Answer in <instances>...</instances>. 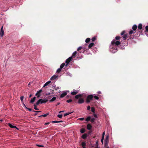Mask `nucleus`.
<instances>
[{"label": "nucleus", "mask_w": 148, "mask_h": 148, "mask_svg": "<svg viewBox=\"0 0 148 148\" xmlns=\"http://www.w3.org/2000/svg\"><path fill=\"white\" fill-rule=\"evenodd\" d=\"M134 38V36H132L130 35V38Z\"/></svg>", "instance_id": "54"}, {"label": "nucleus", "mask_w": 148, "mask_h": 148, "mask_svg": "<svg viewBox=\"0 0 148 148\" xmlns=\"http://www.w3.org/2000/svg\"><path fill=\"white\" fill-rule=\"evenodd\" d=\"M51 81H48V82H47L46 83H45V84L44 85L43 87H45V86H47V85H48L50 83H51Z\"/></svg>", "instance_id": "20"}, {"label": "nucleus", "mask_w": 148, "mask_h": 148, "mask_svg": "<svg viewBox=\"0 0 148 148\" xmlns=\"http://www.w3.org/2000/svg\"><path fill=\"white\" fill-rule=\"evenodd\" d=\"M56 97H53L51 100H50L49 101L50 102H52L55 101L56 100Z\"/></svg>", "instance_id": "27"}, {"label": "nucleus", "mask_w": 148, "mask_h": 148, "mask_svg": "<svg viewBox=\"0 0 148 148\" xmlns=\"http://www.w3.org/2000/svg\"><path fill=\"white\" fill-rule=\"evenodd\" d=\"M61 70L62 69H60V68H59L57 69V72L59 73L61 71Z\"/></svg>", "instance_id": "37"}, {"label": "nucleus", "mask_w": 148, "mask_h": 148, "mask_svg": "<svg viewBox=\"0 0 148 148\" xmlns=\"http://www.w3.org/2000/svg\"><path fill=\"white\" fill-rule=\"evenodd\" d=\"M121 38L120 36H117L115 37V38L116 40H119Z\"/></svg>", "instance_id": "31"}, {"label": "nucleus", "mask_w": 148, "mask_h": 148, "mask_svg": "<svg viewBox=\"0 0 148 148\" xmlns=\"http://www.w3.org/2000/svg\"><path fill=\"white\" fill-rule=\"evenodd\" d=\"M94 97L95 98L97 99V100H98L99 99V98L97 96H94Z\"/></svg>", "instance_id": "45"}, {"label": "nucleus", "mask_w": 148, "mask_h": 148, "mask_svg": "<svg viewBox=\"0 0 148 148\" xmlns=\"http://www.w3.org/2000/svg\"><path fill=\"white\" fill-rule=\"evenodd\" d=\"M94 116L95 118H97V115L96 114H94Z\"/></svg>", "instance_id": "60"}, {"label": "nucleus", "mask_w": 148, "mask_h": 148, "mask_svg": "<svg viewBox=\"0 0 148 148\" xmlns=\"http://www.w3.org/2000/svg\"><path fill=\"white\" fill-rule=\"evenodd\" d=\"M145 32H148V26H146V27H145Z\"/></svg>", "instance_id": "39"}, {"label": "nucleus", "mask_w": 148, "mask_h": 148, "mask_svg": "<svg viewBox=\"0 0 148 148\" xmlns=\"http://www.w3.org/2000/svg\"><path fill=\"white\" fill-rule=\"evenodd\" d=\"M57 116L60 118H61L62 117V115L61 114H58Z\"/></svg>", "instance_id": "41"}, {"label": "nucleus", "mask_w": 148, "mask_h": 148, "mask_svg": "<svg viewBox=\"0 0 148 148\" xmlns=\"http://www.w3.org/2000/svg\"><path fill=\"white\" fill-rule=\"evenodd\" d=\"M96 38L94 36L93 37L92 39L91 40L92 42L94 41L96 39Z\"/></svg>", "instance_id": "36"}, {"label": "nucleus", "mask_w": 148, "mask_h": 148, "mask_svg": "<svg viewBox=\"0 0 148 148\" xmlns=\"http://www.w3.org/2000/svg\"><path fill=\"white\" fill-rule=\"evenodd\" d=\"M142 25L141 24H139L138 25V28L140 29H141L142 28Z\"/></svg>", "instance_id": "25"}, {"label": "nucleus", "mask_w": 148, "mask_h": 148, "mask_svg": "<svg viewBox=\"0 0 148 148\" xmlns=\"http://www.w3.org/2000/svg\"><path fill=\"white\" fill-rule=\"evenodd\" d=\"M81 96V94H79L77 95H76L75 96V98L76 99H77L79 98Z\"/></svg>", "instance_id": "23"}, {"label": "nucleus", "mask_w": 148, "mask_h": 148, "mask_svg": "<svg viewBox=\"0 0 148 148\" xmlns=\"http://www.w3.org/2000/svg\"><path fill=\"white\" fill-rule=\"evenodd\" d=\"M72 101V100L71 99H70L66 101V102L67 103H70Z\"/></svg>", "instance_id": "43"}, {"label": "nucleus", "mask_w": 148, "mask_h": 148, "mask_svg": "<svg viewBox=\"0 0 148 148\" xmlns=\"http://www.w3.org/2000/svg\"><path fill=\"white\" fill-rule=\"evenodd\" d=\"M110 47V51L113 53L116 52L117 50V48L116 47L113 46V48H112L111 47V48Z\"/></svg>", "instance_id": "3"}, {"label": "nucleus", "mask_w": 148, "mask_h": 148, "mask_svg": "<svg viewBox=\"0 0 148 148\" xmlns=\"http://www.w3.org/2000/svg\"><path fill=\"white\" fill-rule=\"evenodd\" d=\"M67 95V93L66 92H64L62 93L61 95L60 96V98H63L65 96H66Z\"/></svg>", "instance_id": "13"}, {"label": "nucleus", "mask_w": 148, "mask_h": 148, "mask_svg": "<svg viewBox=\"0 0 148 148\" xmlns=\"http://www.w3.org/2000/svg\"><path fill=\"white\" fill-rule=\"evenodd\" d=\"M78 103L79 104L82 103H83V99H79Z\"/></svg>", "instance_id": "15"}, {"label": "nucleus", "mask_w": 148, "mask_h": 148, "mask_svg": "<svg viewBox=\"0 0 148 148\" xmlns=\"http://www.w3.org/2000/svg\"><path fill=\"white\" fill-rule=\"evenodd\" d=\"M72 57H70L66 60L65 61L66 63V66H67L68 65L69 63L72 60Z\"/></svg>", "instance_id": "4"}, {"label": "nucleus", "mask_w": 148, "mask_h": 148, "mask_svg": "<svg viewBox=\"0 0 148 148\" xmlns=\"http://www.w3.org/2000/svg\"><path fill=\"white\" fill-rule=\"evenodd\" d=\"M50 123L49 122H47V123H45V125H48Z\"/></svg>", "instance_id": "61"}, {"label": "nucleus", "mask_w": 148, "mask_h": 148, "mask_svg": "<svg viewBox=\"0 0 148 148\" xmlns=\"http://www.w3.org/2000/svg\"><path fill=\"white\" fill-rule=\"evenodd\" d=\"M60 88V87H56V86H55L54 87V89L56 90H57L58 89Z\"/></svg>", "instance_id": "29"}, {"label": "nucleus", "mask_w": 148, "mask_h": 148, "mask_svg": "<svg viewBox=\"0 0 148 148\" xmlns=\"http://www.w3.org/2000/svg\"><path fill=\"white\" fill-rule=\"evenodd\" d=\"M80 132L81 133H83V128H82V129H81Z\"/></svg>", "instance_id": "46"}, {"label": "nucleus", "mask_w": 148, "mask_h": 148, "mask_svg": "<svg viewBox=\"0 0 148 148\" xmlns=\"http://www.w3.org/2000/svg\"><path fill=\"white\" fill-rule=\"evenodd\" d=\"M96 147H98V141H97L96 142Z\"/></svg>", "instance_id": "53"}, {"label": "nucleus", "mask_w": 148, "mask_h": 148, "mask_svg": "<svg viewBox=\"0 0 148 148\" xmlns=\"http://www.w3.org/2000/svg\"><path fill=\"white\" fill-rule=\"evenodd\" d=\"M94 43H91L89 45L88 47L89 49H90L94 46Z\"/></svg>", "instance_id": "16"}, {"label": "nucleus", "mask_w": 148, "mask_h": 148, "mask_svg": "<svg viewBox=\"0 0 148 148\" xmlns=\"http://www.w3.org/2000/svg\"><path fill=\"white\" fill-rule=\"evenodd\" d=\"M95 108L93 107H92L91 108V111L92 112H95Z\"/></svg>", "instance_id": "38"}, {"label": "nucleus", "mask_w": 148, "mask_h": 148, "mask_svg": "<svg viewBox=\"0 0 148 148\" xmlns=\"http://www.w3.org/2000/svg\"><path fill=\"white\" fill-rule=\"evenodd\" d=\"M93 96L92 95H88L86 99V101L87 103H89L93 99Z\"/></svg>", "instance_id": "2"}, {"label": "nucleus", "mask_w": 148, "mask_h": 148, "mask_svg": "<svg viewBox=\"0 0 148 148\" xmlns=\"http://www.w3.org/2000/svg\"><path fill=\"white\" fill-rule=\"evenodd\" d=\"M32 111L34 112H40V111H34V110H32Z\"/></svg>", "instance_id": "58"}, {"label": "nucleus", "mask_w": 148, "mask_h": 148, "mask_svg": "<svg viewBox=\"0 0 148 148\" xmlns=\"http://www.w3.org/2000/svg\"><path fill=\"white\" fill-rule=\"evenodd\" d=\"M81 145L82 148H83V142H82L81 143Z\"/></svg>", "instance_id": "57"}, {"label": "nucleus", "mask_w": 148, "mask_h": 148, "mask_svg": "<svg viewBox=\"0 0 148 148\" xmlns=\"http://www.w3.org/2000/svg\"><path fill=\"white\" fill-rule=\"evenodd\" d=\"M125 31H123L121 34V35H123L125 33Z\"/></svg>", "instance_id": "42"}, {"label": "nucleus", "mask_w": 148, "mask_h": 148, "mask_svg": "<svg viewBox=\"0 0 148 148\" xmlns=\"http://www.w3.org/2000/svg\"><path fill=\"white\" fill-rule=\"evenodd\" d=\"M123 40H126L127 38V34H125L123 36Z\"/></svg>", "instance_id": "19"}, {"label": "nucleus", "mask_w": 148, "mask_h": 148, "mask_svg": "<svg viewBox=\"0 0 148 148\" xmlns=\"http://www.w3.org/2000/svg\"><path fill=\"white\" fill-rule=\"evenodd\" d=\"M62 122H63V121H57L58 123Z\"/></svg>", "instance_id": "62"}, {"label": "nucleus", "mask_w": 148, "mask_h": 148, "mask_svg": "<svg viewBox=\"0 0 148 148\" xmlns=\"http://www.w3.org/2000/svg\"><path fill=\"white\" fill-rule=\"evenodd\" d=\"M121 43V42L119 41H116L115 40H113L111 42V45L110 46V47L111 48V47L112 48H113V46H116L117 47V46L119 45Z\"/></svg>", "instance_id": "1"}, {"label": "nucleus", "mask_w": 148, "mask_h": 148, "mask_svg": "<svg viewBox=\"0 0 148 148\" xmlns=\"http://www.w3.org/2000/svg\"><path fill=\"white\" fill-rule=\"evenodd\" d=\"M77 53V51H75L72 54V55L71 57H72V58H74L75 57V56L76 55Z\"/></svg>", "instance_id": "14"}, {"label": "nucleus", "mask_w": 148, "mask_h": 148, "mask_svg": "<svg viewBox=\"0 0 148 148\" xmlns=\"http://www.w3.org/2000/svg\"><path fill=\"white\" fill-rule=\"evenodd\" d=\"M78 93V91L75 90L71 92V94L72 95H75L77 94Z\"/></svg>", "instance_id": "12"}, {"label": "nucleus", "mask_w": 148, "mask_h": 148, "mask_svg": "<svg viewBox=\"0 0 148 148\" xmlns=\"http://www.w3.org/2000/svg\"><path fill=\"white\" fill-rule=\"evenodd\" d=\"M48 100L47 99H42L41 101V103H45L48 101Z\"/></svg>", "instance_id": "8"}, {"label": "nucleus", "mask_w": 148, "mask_h": 148, "mask_svg": "<svg viewBox=\"0 0 148 148\" xmlns=\"http://www.w3.org/2000/svg\"><path fill=\"white\" fill-rule=\"evenodd\" d=\"M65 64L64 63H62L60 66V69H62L63 67H64V66H65Z\"/></svg>", "instance_id": "26"}, {"label": "nucleus", "mask_w": 148, "mask_h": 148, "mask_svg": "<svg viewBox=\"0 0 148 148\" xmlns=\"http://www.w3.org/2000/svg\"><path fill=\"white\" fill-rule=\"evenodd\" d=\"M36 145L38 147H43L44 146L43 145Z\"/></svg>", "instance_id": "48"}, {"label": "nucleus", "mask_w": 148, "mask_h": 148, "mask_svg": "<svg viewBox=\"0 0 148 148\" xmlns=\"http://www.w3.org/2000/svg\"><path fill=\"white\" fill-rule=\"evenodd\" d=\"M82 47H78L77 49V51H79L80 50L82 49Z\"/></svg>", "instance_id": "44"}, {"label": "nucleus", "mask_w": 148, "mask_h": 148, "mask_svg": "<svg viewBox=\"0 0 148 148\" xmlns=\"http://www.w3.org/2000/svg\"><path fill=\"white\" fill-rule=\"evenodd\" d=\"M8 125L10 126V127L11 128H16L17 129H18V128L16 126L13 125H12L10 123H8Z\"/></svg>", "instance_id": "11"}, {"label": "nucleus", "mask_w": 148, "mask_h": 148, "mask_svg": "<svg viewBox=\"0 0 148 148\" xmlns=\"http://www.w3.org/2000/svg\"><path fill=\"white\" fill-rule=\"evenodd\" d=\"M91 132L92 131H90L88 132V133L87 134H88V136L89 135Z\"/></svg>", "instance_id": "51"}, {"label": "nucleus", "mask_w": 148, "mask_h": 148, "mask_svg": "<svg viewBox=\"0 0 148 148\" xmlns=\"http://www.w3.org/2000/svg\"><path fill=\"white\" fill-rule=\"evenodd\" d=\"M49 114L48 113L46 114H43L41 115L40 116L38 117H46L47 115H49Z\"/></svg>", "instance_id": "22"}, {"label": "nucleus", "mask_w": 148, "mask_h": 148, "mask_svg": "<svg viewBox=\"0 0 148 148\" xmlns=\"http://www.w3.org/2000/svg\"><path fill=\"white\" fill-rule=\"evenodd\" d=\"M104 137H102V138L101 140V141L102 143V144L103 143V140L104 139Z\"/></svg>", "instance_id": "47"}, {"label": "nucleus", "mask_w": 148, "mask_h": 148, "mask_svg": "<svg viewBox=\"0 0 148 148\" xmlns=\"http://www.w3.org/2000/svg\"><path fill=\"white\" fill-rule=\"evenodd\" d=\"M72 113V112H68L67 113H66L64 114V116H65L71 114V113Z\"/></svg>", "instance_id": "30"}, {"label": "nucleus", "mask_w": 148, "mask_h": 148, "mask_svg": "<svg viewBox=\"0 0 148 148\" xmlns=\"http://www.w3.org/2000/svg\"><path fill=\"white\" fill-rule=\"evenodd\" d=\"M98 94H99V96H101V95H100L99 94H101V92H100V91H99L98 92Z\"/></svg>", "instance_id": "55"}, {"label": "nucleus", "mask_w": 148, "mask_h": 148, "mask_svg": "<svg viewBox=\"0 0 148 148\" xmlns=\"http://www.w3.org/2000/svg\"><path fill=\"white\" fill-rule=\"evenodd\" d=\"M52 123H58L57 121H52Z\"/></svg>", "instance_id": "56"}, {"label": "nucleus", "mask_w": 148, "mask_h": 148, "mask_svg": "<svg viewBox=\"0 0 148 148\" xmlns=\"http://www.w3.org/2000/svg\"><path fill=\"white\" fill-rule=\"evenodd\" d=\"M91 119V117L90 116H89L87 117L85 119L86 121L87 122L89 121Z\"/></svg>", "instance_id": "24"}, {"label": "nucleus", "mask_w": 148, "mask_h": 148, "mask_svg": "<svg viewBox=\"0 0 148 148\" xmlns=\"http://www.w3.org/2000/svg\"><path fill=\"white\" fill-rule=\"evenodd\" d=\"M26 109H28L30 111H32V109L30 108H26Z\"/></svg>", "instance_id": "50"}, {"label": "nucleus", "mask_w": 148, "mask_h": 148, "mask_svg": "<svg viewBox=\"0 0 148 148\" xmlns=\"http://www.w3.org/2000/svg\"><path fill=\"white\" fill-rule=\"evenodd\" d=\"M108 138V136H107L106 138V139L105 140V143L104 144V146L106 148L107 146H108V142L107 141L108 140H107Z\"/></svg>", "instance_id": "7"}, {"label": "nucleus", "mask_w": 148, "mask_h": 148, "mask_svg": "<svg viewBox=\"0 0 148 148\" xmlns=\"http://www.w3.org/2000/svg\"><path fill=\"white\" fill-rule=\"evenodd\" d=\"M92 127V126L90 124H88L86 126L87 129L89 130H91Z\"/></svg>", "instance_id": "9"}, {"label": "nucleus", "mask_w": 148, "mask_h": 148, "mask_svg": "<svg viewBox=\"0 0 148 148\" xmlns=\"http://www.w3.org/2000/svg\"><path fill=\"white\" fill-rule=\"evenodd\" d=\"M90 38H87L85 40V42L86 43H88L90 42Z\"/></svg>", "instance_id": "28"}, {"label": "nucleus", "mask_w": 148, "mask_h": 148, "mask_svg": "<svg viewBox=\"0 0 148 148\" xmlns=\"http://www.w3.org/2000/svg\"><path fill=\"white\" fill-rule=\"evenodd\" d=\"M95 119L94 118H93L90 119V121L91 123H92L94 122Z\"/></svg>", "instance_id": "34"}, {"label": "nucleus", "mask_w": 148, "mask_h": 148, "mask_svg": "<svg viewBox=\"0 0 148 148\" xmlns=\"http://www.w3.org/2000/svg\"><path fill=\"white\" fill-rule=\"evenodd\" d=\"M105 135V132H103L102 134V137H104V136Z\"/></svg>", "instance_id": "59"}, {"label": "nucleus", "mask_w": 148, "mask_h": 148, "mask_svg": "<svg viewBox=\"0 0 148 148\" xmlns=\"http://www.w3.org/2000/svg\"><path fill=\"white\" fill-rule=\"evenodd\" d=\"M90 106H88L87 107V110H90Z\"/></svg>", "instance_id": "49"}, {"label": "nucleus", "mask_w": 148, "mask_h": 148, "mask_svg": "<svg viewBox=\"0 0 148 148\" xmlns=\"http://www.w3.org/2000/svg\"><path fill=\"white\" fill-rule=\"evenodd\" d=\"M58 77V75H54L50 79L51 80H54L56 79V78H57Z\"/></svg>", "instance_id": "10"}, {"label": "nucleus", "mask_w": 148, "mask_h": 148, "mask_svg": "<svg viewBox=\"0 0 148 148\" xmlns=\"http://www.w3.org/2000/svg\"><path fill=\"white\" fill-rule=\"evenodd\" d=\"M88 136L87 134H84V139H85Z\"/></svg>", "instance_id": "33"}, {"label": "nucleus", "mask_w": 148, "mask_h": 148, "mask_svg": "<svg viewBox=\"0 0 148 148\" xmlns=\"http://www.w3.org/2000/svg\"><path fill=\"white\" fill-rule=\"evenodd\" d=\"M50 94H51V93H49H49H47V94H46V95H50Z\"/></svg>", "instance_id": "63"}, {"label": "nucleus", "mask_w": 148, "mask_h": 148, "mask_svg": "<svg viewBox=\"0 0 148 148\" xmlns=\"http://www.w3.org/2000/svg\"><path fill=\"white\" fill-rule=\"evenodd\" d=\"M3 26H2L1 29V30L0 31V36H1V37H2L4 34V31L3 30Z\"/></svg>", "instance_id": "5"}, {"label": "nucleus", "mask_w": 148, "mask_h": 148, "mask_svg": "<svg viewBox=\"0 0 148 148\" xmlns=\"http://www.w3.org/2000/svg\"><path fill=\"white\" fill-rule=\"evenodd\" d=\"M134 33V32L132 30H131L129 32V34L130 35H131V34Z\"/></svg>", "instance_id": "32"}, {"label": "nucleus", "mask_w": 148, "mask_h": 148, "mask_svg": "<svg viewBox=\"0 0 148 148\" xmlns=\"http://www.w3.org/2000/svg\"><path fill=\"white\" fill-rule=\"evenodd\" d=\"M42 100V99H39V100H38L36 102V105H38L40 103H41V101Z\"/></svg>", "instance_id": "21"}, {"label": "nucleus", "mask_w": 148, "mask_h": 148, "mask_svg": "<svg viewBox=\"0 0 148 148\" xmlns=\"http://www.w3.org/2000/svg\"><path fill=\"white\" fill-rule=\"evenodd\" d=\"M23 98H24V96H21L20 97V99H21V101H22V102H23Z\"/></svg>", "instance_id": "40"}, {"label": "nucleus", "mask_w": 148, "mask_h": 148, "mask_svg": "<svg viewBox=\"0 0 148 148\" xmlns=\"http://www.w3.org/2000/svg\"><path fill=\"white\" fill-rule=\"evenodd\" d=\"M32 96V94H30L29 95V97L30 98Z\"/></svg>", "instance_id": "64"}, {"label": "nucleus", "mask_w": 148, "mask_h": 148, "mask_svg": "<svg viewBox=\"0 0 148 148\" xmlns=\"http://www.w3.org/2000/svg\"><path fill=\"white\" fill-rule=\"evenodd\" d=\"M78 119L81 121H83V118H79Z\"/></svg>", "instance_id": "52"}, {"label": "nucleus", "mask_w": 148, "mask_h": 148, "mask_svg": "<svg viewBox=\"0 0 148 148\" xmlns=\"http://www.w3.org/2000/svg\"><path fill=\"white\" fill-rule=\"evenodd\" d=\"M37 105H36V104H34V108L35 110H38V108H37V107H36V106Z\"/></svg>", "instance_id": "35"}, {"label": "nucleus", "mask_w": 148, "mask_h": 148, "mask_svg": "<svg viewBox=\"0 0 148 148\" xmlns=\"http://www.w3.org/2000/svg\"><path fill=\"white\" fill-rule=\"evenodd\" d=\"M36 99V97H33V99H31V100L30 101V102L31 103H32Z\"/></svg>", "instance_id": "18"}, {"label": "nucleus", "mask_w": 148, "mask_h": 148, "mask_svg": "<svg viewBox=\"0 0 148 148\" xmlns=\"http://www.w3.org/2000/svg\"><path fill=\"white\" fill-rule=\"evenodd\" d=\"M137 27V26L136 25H134L133 26L132 29L134 31H135Z\"/></svg>", "instance_id": "17"}, {"label": "nucleus", "mask_w": 148, "mask_h": 148, "mask_svg": "<svg viewBox=\"0 0 148 148\" xmlns=\"http://www.w3.org/2000/svg\"><path fill=\"white\" fill-rule=\"evenodd\" d=\"M42 89H40L39 91H38L36 94V95H37V97H39L40 96V94L42 92Z\"/></svg>", "instance_id": "6"}]
</instances>
